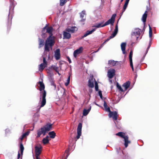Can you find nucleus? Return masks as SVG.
Listing matches in <instances>:
<instances>
[{
    "mask_svg": "<svg viewBox=\"0 0 159 159\" xmlns=\"http://www.w3.org/2000/svg\"><path fill=\"white\" fill-rule=\"evenodd\" d=\"M95 90L97 91H98V83L96 81H95Z\"/></svg>",
    "mask_w": 159,
    "mask_h": 159,
    "instance_id": "79ce46f5",
    "label": "nucleus"
},
{
    "mask_svg": "<svg viewBox=\"0 0 159 159\" xmlns=\"http://www.w3.org/2000/svg\"><path fill=\"white\" fill-rule=\"evenodd\" d=\"M150 48V47H148L147 48V50H146V54L148 52V49Z\"/></svg>",
    "mask_w": 159,
    "mask_h": 159,
    "instance_id": "6e6d98bb",
    "label": "nucleus"
},
{
    "mask_svg": "<svg viewBox=\"0 0 159 159\" xmlns=\"http://www.w3.org/2000/svg\"><path fill=\"white\" fill-rule=\"evenodd\" d=\"M52 124H48L45 125L42 127L47 132L48 131L51 130L52 128Z\"/></svg>",
    "mask_w": 159,
    "mask_h": 159,
    "instance_id": "2eb2a0df",
    "label": "nucleus"
},
{
    "mask_svg": "<svg viewBox=\"0 0 159 159\" xmlns=\"http://www.w3.org/2000/svg\"><path fill=\"white\" fill-rule=\"evenodd\" d=\"M151 46L150 43L148 47H150Z\"/></svg>",
    "mask_w": 159,
    "mask_h": 159,
    "instance_id": "338daca9",
    "label": "nucleus"
},
{
    "mask_svg": "<svg viewBox=\"0 0 159 159\" xmlns=\"http://www.w3.org/2000/svg\"><path fill=\"white\" fill-rule=\"evenodd\" d=\"M25 137V135H24L23 134L22 135L21 138H20V139L21 140V141H22L23 140V139Z\"/></svg>",
    "mask_w": 159,
    "mask_h": 159,
    "instance_id": "3c124183",
    "label": "nucleus"
},
{
    "mask_svg": "<svg viewBox=\"0 0 159 159\" xmlns=\"http://www.w3.org/2000/svg\"><path fill=\"white\" fill-rule=\"evenodd\" d=\"M85 14V11H82L80 13V17L82 19L81 20V21H84L85 20V19L84 18V15Z\"/></svg>",
    "mask_w": 159,
    "mask_h": 159,
    "instance_id": "2f4dec72",
    "label": "nucleus"
},
{
    "mask_svg": "<svg viewBox=\"0 0 159 159\" xmlns=\"http://www.w3.org/2000/svg\"><path fill=\"white\" fill-rule=\"evenodd\" d=\"M129 62H130V66L131 67H132L133 66V62H132V60H129Z\"/></svg>",
    "mask_w": 159,
    "mask_h": 159,
    "instance_id": "8fccbe9b",
    "label": "nucleus"
},
{
    "mask_svg": "<svg viewBox=\"0 0 159 159\" xmlns=\"http://www.w3.org/2000/svg\"><path fill=\"white\" fill-rule=\"evenodd\" d=\"M95 29H93L91 31L87 30L86 32L84 34L83 36V37H86L88 35L92 34L94 31H95Z\"/></svg>",
    "mask_w": 159,
    "mask_h": 159,
    "instance_id": "bb28decb",
    "label": "nucleus"
},
{
    "mask_svg": "<svg viewBox=\"0 0 159 159\" xmlns=\"http://www.w3.org/2000/svg\"><path fill=\"white\" fill-rule=\"evenodd\" d=\"M29 134V132H26L25 133L23 134L25 135V136L26 135H28Z\"/></svg>",
    "mask_w": 159,
    "mask_h": 159,
    "instance_id": "603ef678",
    "label": "nucleus"
},
{
    "mask_svg": "<svg viewBox=\"0 0 159 159\" xmlns=\"http://www.w3.org/2000/svg\"><path fill=\"white\" fill-rule=\"evenodd\" d=\"M50 68L52 69L53 70H55L57 73H58V67L52 65Z\"/></svg>",
    "mask_w": 159,
    "mask_h": 159,
    "instance_id": "f704fd0d",
    "label": "nucleus"
},
{
    "mask_svg": "<svg viewBox=\"0 0 159 159\" xmlns=\"http://www.w3.org/2000/svg\"><path fill=\"white\" fill-rule=\"evenodd\" d=\"M133 55V52L132 51H131L129 53V60H132V57Z\"/></svg>",
    "mask_w": 159,
    "mask_h": 159,
    "instance_id": "37998d69",
    "label": "nucleus"
},
{
    "mask_svg": "<svg viewBox=\"0 0 159 159\" xmlns=\"http://www.w3.org/2000/svg\"><path fill=\"white\" fill-rule=\"evenodd\" d=\"M115 70L114 69H110L108 72L107 75L110 79L112 78L115 75Z\"/></svg>",
    "mask_w": 159,
    "mask_h": 159,
    "instance_id": "1a4fd4ad",
    "label": "nucleus"
},
{
    "mask_svg": "<svg viewBox=\"0 0 159 159\" xmlns=\"http://www.w3.org/2000/svg\"><path fill=\"white\" fill-rule=\"evenodd\" d=\"M48 134L49 135L50 138L52 139L54 138L56 136V133L54 131H52L49 132L48 133Z\"/></svg>",
    "mask_w": 159,
    "mask_h": 159,
    "instance_id": "c756f323",
    "label": "nucleus"
},
{
    "mask_svg": "<svg viewBox=\"0 0 159 159\" xmlns=\"http://www.w3.org/2000/svg\"><path fill=\"white\" fill-rule=\"evenodd\" d=\"M106 41H105L103 43H102V44H103V45L105 44V43H106Z\"/></svg>",
    "mask_w": 159,
    "mask_h": 159,
    "instance_id": "680f3d73",
    "label": "nucleus"
},
{
    "mask_svg": "<svg viewBox=\"0 0 159 159\" xmlns=\"http://www.w3.org/2000/svg\"><path fill=\"white\" fill-rule=\"evenodd\" d=\"M141 30L139 28H136L135 30V31L132 33V36H135L136 37V39H138L139 38V36L140 34V32Z\"/></svg>",
    "mask_w": 159,
    "mask_h": 159,
    "instance_id": "423d86ee",
    "label": "nucleus"
},
{
    "mask_svg": "<svg viewBox=\"0 0 159 159\" xmlns=\"http://www.w3.org/2000/svg\"><path fill=\"white\" fill-rule=\"evenodd\" d=\"M47 66V65H45L44 64H41L39 65V70L41 71H42L43 70L44 68Z\"/></svg>",
    "mask_w": 159,
    "mask_h": 159,
    "instance_id": "7c9ffc66",
    "label": "nucleus"
},
{
    "mask_svg": "<svg viewBox=\"0 0 159 159\" xmlns=\"http://www.w3.org/2000/svg\"><path fill=\"white\" fill-rule=\"evenodd\" d=\"M123 0H121L120 2H122L123 1Z\"/></svg>",
    "mask_w": 159,
    "mask_h": 159,
    "instance_id": "774afa93",
    "label": "nucleus"
},
{
    "mask_svg": "<svg viewBox=\"0 0 159 159\" xmlns=\"http://www.w3.org/2000/svg\"><path fill=\"white\" fill-rule=\"evenodd\" d=\"M117 62L116 61H115L113 60H109L108 61V63L109 64L111 65L112 66H115Z\"/></svg>",
    "mask_w": 159,
    "mask_h": 159,
    "instance_id": "473e14b6",
    "label": "nucleus"
},
{
    "mask_svg": "<svg viewBox=\"0 0 159 159\" xmlns=\"http://www.w3.org/2000/svg\"><path fill=\"white\" fill-rule=\"evenodd\" d=\"M43 63L42 64H44L45 65H47V62L46 60V58L44 57H43Z\"/></svg>",
    "mask_w": 159,
    "mask_h": 159,
    "instance_id": "c03bdc74",
    "label": "nucleus"
},
{
    "mask_svg": "<svg viewBox=\"0 0 159 159\" xmlns=\"http://www.w3.org/2000/svg\"><path fill=\"white\" fill-rule=\"evenodd\" d=\"M103 106H104V107L105 108V109H106L108 107H107V104L106 103L105 101L104 102Z\"/></svg>",
    "mask_w": 159,
    "mask_h": 159,
    "instance_id": "49530a36",
    "label": "nucleus"
},
{
    "mask_svg": "<svg viewBox=\"0 0 159 159\" xmlns=\"http://www.w3.org/2000/svg\"><path fill=\"white\" fill-rule=\"evenodd\" d=\"M46 27H47V25H46L44 27H43V29L42 30V34L41 35V36L42 37H43V36L45 35V34L46 33L45 31V30H46Z\"/></svg>",
    "mask_w": 159,
    "mask_h": 159,
    "instance_id": "c9c22d12",
    "label": "nucleus"
},
{
    "mask_svg": "<svg viewBox=\"0 0 159 159\" xmlns=\"http://www.w3.org/2000/svg\"><path fill=\"white\" fill-rule=\"evenodd\" d=\"M68 155H68V154H67V155H66V159H66L67 158V157H68Z\"/></svg>",
    "mask_w": 159,
    "mask_h": 159,
    "instance_id": "69168bd1",
    "label": "nucleus"
},
{
    "mask_svg": "<svg viewBox=\"0 0 159 159\" xmlns=\"http://www.w3.org/2000/svg\"><path fill=\"white\" fill-rule=\"evenodd\" d=\"M20 154L19 152H18V156H17V158L18 159H19L20 158Z\"/></svg>",
    "mask_w": 159,
    "mask_h": 159,
    "instance_id": "864d4df0",
    "label": "nucleus"
},
{
    "mask_svg": "<svg viewBox=\"0 0 159 159\" xmlns=\"http://www.w3.org/2000/svg\"><path fill=\"white\" fill-rule=\"evenodd\" d=\"M130 82L128 81L124 84L122 85V86L125 88V90H126L129 86L130 85Z\"/></svg>",
    "mask_w": 159,
    "mask_h": 159,
    "instance_id": "cd10ccee",
    "label": "nucleus"
},
{
    "mask_svg": "<svg viewBox=\"0 0 159 159\" xmlns=\"http://www.w3.org/2000/svg\"><path fill=\"white\" fill-rule=\"evenodd\" d=\"M149 36L150 38H151L152 35V28L150 26V25H149Z\"/></svg>",
    "mask_w": 159,
    "mask_h": 159,
    "instance_id": "ea45409f",
    "label": "nucleus"
},
{
    "mask_svg": "<svg viewBox=\"0 0 159 159\" xmlns=\"http://www.w3.org/2000/svg\"><path fill=\"white\" fill-rule=\"evenodd\" d=\"M46 27V32L49 34V36L48 38L45 41L44 45V51L49 52L50 51V48L52 49V46L54 45L55 43L54 40L55 37L52 36L53 28L52 27H48L47 25Z\"/></svg>",
    "mask_w": 159,
    "mask_h": 159,
    "instance_id": "f257e3e1",
    "label": "nucleus"
},
{
    "mask_svg": "<svg viewBox=\"0 0 159 159\" xmlns=\"http://www.w3.org/2000/svg\"><path fill=\"white\" fill-rule=\"evenodd\" d=\"M110 39V37L108 38H107L105 41H106V42H107V41H108L110 39Z\"/></svg>",
    "mask_w": 159,
    "mask_h": 159,
    "instance_id": "4d7b16f0",
    "label": "nucleus"
},
{
    "mask_svg": "<svg viewBox=\"0 0 159 159\" xmlns=\"http://www.w3.org/2000/svg\"><path fill=\"white\" fill-rule=\"evenodd\" d=\"M67 2V0H60V5L63 6Z\"/></svg>",
    "mask_w": 159,
    "mask_h": 159,
    "instance_id": "4c0bfd02",
    "label": "nucleus"
},
{
    "mask_svg": "<svg viewBox=\"0 0 159 159\" xmlns=\"http://www.w3.org/2000/svg\"><path fill=\"white\" fill-rule=\"evenodd\" d=\"M118 31V26L117 24H116L115 26V29L112 34L110 36V39H112L115 37Z\"/></svg>",
    "mask_w": 159,
    "mask_h": 159,
    "instance_id": "f3484780",
    "label": "nucleus"
},
{
    "mask_svg": "<svg viewBox=\"0 0 159 159\" xmlns=\"http://www.w3.org/2000/svg\"><path fill=\"white\" fill-rule=\"evenodd\" d=\"M70 76L69 75L67 79V82L65 83V85L66 86H67L70 83Z\"/></svg>",
    "mask_w": 159,
    "mask_h": 159,
    "instance_id": "a19ab883",
    "label": "nucleus"
},
{
    "mask_svg": "<svg viewBox=\"0 0 159 159\" xmlns=\"http://www.w3.org/2000/svg\"><path fill=\"white\" fill-rule=\"evenodd\" d=\"M129 0H125V2H127L129 3Z\"/></svg>",
    "mask_w": 159,
    "mask_h": 159,
    "instance_id": "052dcab7",
    "label": "nucleus"
},
{
    "mask_svg": "<svg viewBox=\"0 0 159 159\" xmlns=\"http://www.w3.org/2000/svg\"><path fill=\"white\" fill-rule=\"evenodd\" d=\"M103 45L102 44L100 47L99 48V49H100L101 48H102L103 47Z\"/></svg>",
    "mask_w": 159,
    "mask_h": 159,
    "instance_id": "5fc2aeb1",
    "label": "nucleus"
},
{
    "mask_svg": "<svg viewBox=\"0 0 159 159\" xmlns=\"http://www.w3.org/2000/svg\"><path fill=\"white\" fill-rule=\"evenodd\" d=\"M42 148V147L40 145H39V147L38 146L35 147V157L39 156L41 153Z\"/></svg>",
    "mask_w": 159,
    "mask_h": 159,
    "instance_id": "9d476101",
    "label": "nucleus"
},
{
    "mask_svg": "<svg viewBox=\"0 0 159 159\" xmlns=\"http://www.w3.org/2000/svg\"><path fill=\"white\" fill-rule=\"evenodd\" d=\"M20 153H21V154L22 155H23V151L24 149V146H23L22 143L21 142V143H20Z\"/></svg>",
    "mask_w": 159,
    "mask_h": 159,
    "instance_id": "72a5a7b5",
    "label": "nucleus"
},
{
    "mask_svg": "<svg viewBox=\"0 0 159 159\" xmlns=\"http://www.w3.org/2000/svg\"><path fill=\"white\" fill-rule=\"evenodd\" d=\"M46 132L43 127H41L40 129L37 131V137L39 138L40 137L42 134H43L44 136Z\"/></svg>",
    "mask_w": 159,
    "mask_h": 159,
    "instance_id": "0eeeda50",
    "label": "nucleus"
},
{
    "mask_svg": "<svg viewBox=\"0 0 159 159\" xmlns=\"http://www.w3.org/2000/svg\"><path fill=\"white\" fill-rule=\"evenodd\" d=\"M39 85V90L41 91L42 90H44L45 89V85L42 82L39 81L38 82Z\"/></svg>",
    "mask_w": 159,
    "mask_h": 159,
    "instance_id": "5701e85b",
    "label": "nucleus"
},
{
    "mask_svg": "<svg viewBox=\"0 0 159 159\" xmlns=\"http://www.w3.org/2000/svg\"><path fill=\"white\" fill-rule=\"evenodd\" d=\"M52 84L53 85L54 87V89H56V85L54 83H53Z\"/></svg>",
    "mask_w": 159,
    "mask_h": 159,
    "instance_id": "13d9d810",
    "label": "nucleus"
},
{
    "mask_svg": "<svg viewBox=\"0 0 159 159\" xmlns=\"http://www.w3.org/2000/svg\"><path fill=\"white\" fill-rule=\"evenodd\" d=\"M118 31V26L117 24H116L115 26V29L112 34L110 36V39H112L115 37Z\"/></svg>",
    "mask_w": 159,
    "mask_h": 159,
    "instance_id": "dca6fc26",
    "label": "nucleus"
},
{
    "mask_svg": "<svg viewBox=\"0 0 159 159\" xmlns=\"http://www.w3.org/2000/svg\"><path fill=\"white\" fill-rule=\"evenodd\" d=\"M98 94H99V95L100 97V98H101V99H102V92L101 91H99V92H98Z\"/></svg>",
    "mask_w": 159,
    "mask_h": 159,
    "instance_id": "a18cd8bd",
    "label": "nucleus"
},
{
    "mask_svg": "<svg viewBox=\"0 0 159 159\" xmlns=\"http://www.w3.org/2000/svg\"><path fill=\"white\" fill-rule=\"evenodd\" d=\"M48 136H47L45 138L43 139L42 142L44 144H46L49 143V140L48 139Z\"/></svg>",
    "mask_w": 159,
    "mask_h": 159,
    "instance_id": "c85d7f7f",
    "label": "nucleus"
},
{
    "mask_svg": "<svg viewBox=\"0 0 159 159\" xmlns=\"http://www.w3.org/2000/svg\"><path fill=\"white\" fill-rule=\"evenodd\" d=\"M91 106H90L89 107L88 110L84 109L83 111V115L84 116H87L89 113L91 109Z\"/></svg>",
    "mask_w": 159,
    "mask_h": 159,
    "instance_id": "393cba45",
    "label": "nucleus"
},
{
    "mask_svg": "<svg viewBox=\"0 0 159 159\" xmlns=\"http://www.w3.org/2000/svg\"><path fill=\"white\" fill-rule=\"evenodd\" d=\"M82 126V125L81 123H79L77 128V135L76 137V138L77 139L80 138L81 135Z\"/></svg>",
    "mask_w": 159,
    "mask_h": 159,
    "instance_id": "39448f33",
    "label": "nucleus"
},
{
    "mask_svg": "<svg viewBox=\"0 0 159 159\" xmlns=\"http://www.w3.org/2000/svg\"><path fill=\"white\" fill-rule=\"evenodd\" d=\"M54 57L56 60H58L60 58V51L59 49H57L55 52Z\"/></svg>",
    "mask_w": 159,
    "mask_h": 159,
    "instance_id": "ddd939ff",
    "label": "nucleus"
},
{
    "mask_svg": "<svg viewBox=\"0 0 159 159\" xmlns=\"http://www.w3.org/2000/svg\"><path fill=\"white\" fill-rule=\"evenodd\" d=\"M148 15V11H146L145 12L144 14L143 15L142 18V20L143 21L144 25H145V22L146 21V19L147 18Z\"/></svg>",
    "mask_w": 159,
    "mask_h": 159,
    "instance_id": "a211bd4d",
    "label": "nucleus"
},
{
    "mask_svg": "<svg viewBox=\"0 0 159 159\" xmlns=\"http://www.w3.org/2000/svg\"><path fill=\"white\" fill-rule=\"evenodd\" d=\"M78 30V28L75 26H73L70 28H67L66 31L68 32H70L71 33H73Z\"/></svg>",
    "mask_w": 159,
    "mask_h": 159,
    "instance_id": "4468645a",
    "label": "nucleus"
},
{
    "mask_svg": "<svg viewBox=\"0 0 159 159\" xmlns=\"http://www.w3.org/2000/svg\"><path fill=\"white\" fill-rule=\"evenodd\" d=\"M107 22H106L105 23V24L103 25H102V23H98V24H96V25H94L93 26V27H95L96 28H100V27H103L105 26L108 25V24H107Z\"/></svg>",
    "mask_w": 159,
    "mask_h": 159,
    "instance_id": "6ab92c4d",
    "label": "nucleus"
},
{
    "mask_svg": "<svg viewBox=\"0 0 159 159\" xmlns=\"http://www.w3.org/2000/svg\"><path fill=\"white\" fill-rule=\"evenodd\" d=\"M116 135L119 136L123 139L125 138L126 136L125 135V134L124 133L121 132H120L116 134Z\"/></svg>",
    "mask_w": 159,
    "mask_h": 159,
    "instance_id": "a878e982",
    "label": "nucleus"
},
{
    "mask_svg": "<svg viewBox=\"0 0 159 159\" xmlns=\"http://www.w3.org/2000/svg\"><path fill=\"white\" fill-rule=\"evenodd\" d=\"M10 6L9 11L10 12L11 11L14 10V7L15 6V4L14 2V0H10ZM10 12H9V13ZM12 18V15H10L9 13L8 15V21L7 23V29L8 30H9L11 27L12 22L11 20Z\"/></svg>",
    "mask_w": 159,
    "mask_h": 159,
    "instance_id": "f03ea898",
    "label": "nucleus"
},
{
    "mask_svg": "<svg viewBox=\"0 0 159 159\" xmlns=\"http://www.w3.org/2000/svg\"><path fill=\"white\" fill-rule=\"evenodd\" d=\"M128 3H128L125 2L124 5V6H123V11H122L121 12V14H123V12L126 10V8H127V6L128 5Z\"/></svg>",
    "mask_w": 159,
    "mask_h": 159,
    "instance_id": "58836bf2",
    "label": "nucleus"
},
{
    "mask_svg": "<svg viewBox=\"0 0 159 159\" xmlns=\"http://www.w3.org/2000/svg\"><path fill=\"white\" fill-rule=\"evenodd\" d=\"M36 159H40V158L39 157V156H36Z\"/></svg>",
    "mask_w": 159,
    "mask_h": 159,
    "instance_id": "bf43d9fd",
    "label": "nucleus"
},
{
    "mask_svg": "<svg viewBox=\"0 0 159 159\" xmlns=\"http://www.w3.org/2000/svg\"><path fill=\"white\" fill-rule=\"evenodd\" d=\"M83 50V48L82 47H80L78 49L75 50L74 52V56L75 58L78 55L82 52Z\"/></svg>",
    "mask_w": 159,
    "mask_h": 159,
    "instance_id": "9b49d317",
    "label": "nucleus"
},
{
    "mask_svg": "<svg viewBox=\"0 0 159 159\" xmlns=\"http://www.w3.org/2000/svg\"><path fill=\"white\" fill-rule=\"evenodd\" d=\"M40 99H41V98H42V100L41 102V105L39 107V109L37 111L38 112L40 110L41 108L43 107L46 103V91L45 90H42L41 91H40Z\"/></svg>",
    "mask_w": 159,
    "mask_h": 159,
    "instance_id": "7ed1b4c3",
    "label": "nucleus"
},
{
    "mask_svg": "<svg viewBox=\"0 0 159 159\" xmlns=\"http://www.w3.org/2000/svg\"><path fill=\"white\" fill-rule=\"evenodd\" d=\"M116 16V14H113L111 18L107 21V24H108V25L111 24V25H113L115 21V18Z\"/></svg>",
    "mask_w": 159,
    "mask_h": 159,
    "instance_id": "f8f14e48",
    "label": "nucleus"
},
{
    "mask_svg": "<svg viewBox=\"0 0 159 159\" xmlns=\"http://www.w3.org/2000/svg\"><path fill=\"white\" fill-rule=\"evenodd\" d=\"M124 139L125 141V148H127L128 146V144L130 143V141L128 140L129 137L127 135H126Z\"/></svg>",
    "mask_w": 159,
    "mask_h": 159,
    "instance_id": "412c9836",
    "label": "nucleus"
},
{
    "mask_svg": "<svg viewBox=\"0 0 159 159\" xmlns=\"http://www.w3.org/2000/svg\"><path fill=\"white\" fill-rule=\"evenodd\" d=\"M96 81L94 79H93V77H90L89 81L88 86L89 87L91 88H93L94 85L93 83L94 81Z\"/></svg>",
    "mask_w": 159,
    "mask_h": 159,
    "instance_id": "6e6552de",
    "label": "nucleus"
},
{
    "mask_svg": "<svg viewBox=\"0 0 159 159\" xmlns=\"http://www.w3.org/2000/svg\"><path fill=\"white\" fill-rule=\"evenodd\" d=\"M132 69V70L133 71L134 70V67H133V66L132 67H131Z\"/></svg>",
    "mask_w": 159,
    "mask_h": 159,
    "instance_id": "e2e57ef3",
    "label": "nucleus"
},
{
    "mask_svg": "<svg viewBox=\"0 0 159 159\" xmlns=\"http://www.w3.org/2000/svg\"><path fill=\"white\" fill-rule=\"evenodd\" d=\"M118 115L116 111L110 112L109 114V116L110 118H112L114 120H116L117 119Z\"/></svg>",
    "mask_w": 159,
    "mask_h": 159,
    "instance_id": "20e7f679",
    "label": "nucleus"
},
{
    "mask_svg": "<svg viewBox=\"0 0 159 159\" xmlns=\"http://www.w3.org/2000/svg\"><path fill=\"white\" fill-rule=\"evenodd\" d=\"M66 58H67V59L68 60V61H69V63H71V61L70 58L69 57H68V56Z\"/></svg>",
    "mask_w": 159,
    "mask_h": 159,
    "instance_id": "09e8293b",
    "label": "nucleus"
},
{
    "mask_svg": "<svg viewBox=\"0 0 159 159\" xmlns=\"http://www.w3.org/2000/svg\"><path fill=\"white\" fill-rule=\"evenodd\" d=\"M63 39H69L71 37V34L69 33L64 31L63 33Z\"/></svg>",
    "mask_w": 159,
    "mask_h": 159,
    "instance_id": "aec40b11",
    "label": "nucleus"
},
{
    "mask_svg": "<svg viewBox=\"0 0 159 159\" xmlns=\"http://www.w3.org/2000/svg\"><path fill=\"white\" fill-rule=\"evenodd\" d=\"M39 48H40L43 47L44 45V40L42 39L39 38Z\"/></svg>",
    "mask_w": 159,
    "mask_h": 159,
    "instance_id": "b1692460",
    "label": "nucleus"
},
{
    "mask_svg": "<svg viewBox=\"0 0 159 159\" xmlns=\"http://www.w3.org/2000/svg\"><path fill=\"white\" fill-rule=\"evenodd\" d=\"M126 44L125 43H122L121 44V48L123 54H125L126 53L125 47Z\"/></svg>",
    "mask_w": 159,
    "mask_h": 159,
    "instance_id": "4be33fe9",
    "label": "nucleus"
},
{
    "mask_svg": "<svg viewBox=\"0 0 159 159\" xmlns=\"http://www.w3.org/2000/svg\"><path fill=\"white\" fill-rule=\"evenodd\" d=\"M116 86L119 91L121 92H123L124 91V90L121 88V86L118 83H117Z\"/></svg>",
    "mask_w": 159,
    "mask_h": 159,
    "instance_id": "e433bc0d",
    "label": "nucleus"
},
{
    "mask_svg": "<svg viewBox=\"0 0 159 159\" xmlns=\"http://www.w3.org/2000/svg\"><path fill=\"white\" fill-rule=\"evenodd\" d=\"M106 111L109 112V113L110 112H111V110L109 107H108L106 109H105Z\"/></svg>",
    "mask_w": 159,
    "mask_h": 159,
    "instance_id": "de8ad7c7",
    "label": "nucleus"
},
{
    "mask_svg": "<svg viewBox=\"0 0 159 159\" xmlns=\"http://www.w3.org/2000/svg\"><path fill=\"white\" fill-rule=\"evenodd\" d=\"M100 49H99V48H98V50L97 51H96L95 52H98Z\"/></svg>",
    "mask_w": 159,
    "mask_h": 159,
    "instance_id": "0e129e2a",
    "label": "nucleus"
}]
</instances>
